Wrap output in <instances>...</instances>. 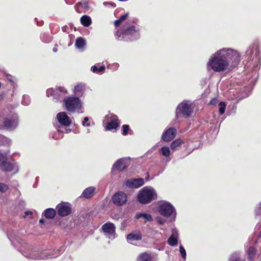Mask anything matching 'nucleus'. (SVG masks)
<instances>
[{
  "mask_svg": "<svg viewBox=\"0 0 261 261\" xmlns=\"http://www.w3.org/2000/svg\"><path fill=\"white\" fill-rule=\"evenodd\" d=\"M240 61L239 53L233 49L223 48L217 51L207 64L215 72L229 71L236 68Z\"/></svg>",
  "mask_w": 261,
  "mask_h": 261,
  "instance_id": "f257e3e1",
  "label": "nucleus"
},
{
  "mask_svg": "<svg viewBox=\"0 0 261 261\" xmlns=\"http://www.w3.org/2000/svg\"><path fill=\"white\" fill-rule=\"evenodd\" d=\"M156 198V193L154 189L147 187L142 188L138 194V200L143 204H148Z\"/></svg>",
  "mask_w": 261,
  "mask_h": 261,
  "instance_id": "f03ea898",
  "label": "nucleus"
},
{
  "mask_svg": "<svg viewBox=\"0 0 261 261\" xmlns=\"http://www.w3.org/2000/svg\"><path fill=\"white\" fill-rule=\"evenodd\" d=\"M66 109L70 112L74 113L76 111L81 110L82 103L79 97L68 96L64 100Z\"/></svg>",
  "mask_w": 261,
  "mask_h": 261,
  "instance_id": "7ed1b4c3",
  "label": "nucleus"
},
{
  "mask_svg": "<svg viewBox=\"0 0 261 261\" xmlns=\"http://www.w3.org/2000/svg\"><path fill=\"white\" fill-rule=\"evenodd\" d=\"M19 122L17 115L13 114L10 117L4 118L2 124H0V129L13 130L18 126Z\"/></svg>",
  "mask_w": 261,
  "mask_h": 261,
  "instance_id": "20e7f679",
  "label": "nucleus"
},
{
  "mask_svg": "<svg viewBox=\"0 0 261 261\" xmlns=\"http://www.w3.org/2000/svg\"><path fill=\"white\" fill-rule=\"evenodd\" d=\"M193 111L191 104L186 102H182L179 104L176 109L177 114H181L185 118L190 117Z\"/></svg>",
  "mask_w": 261,
  "mask_h": 261,
  "instance_id": "39448f33",
  "label": "nucleus"
},
{
  "mask_svg": "<svg viewBox=\"0 0 261 261\" xmlns=\"http://www.w3.org/2000/svg\"><path fill=\"white\" fill-rule=\"evenodd\" d=\"M139 31V28L133 25H125L123 27L122 30L117 31L115 35L118 38H124L125 36L134 35L136 32Z\"/></svg>",
  "mask_w": 261,
  "mask_h": 261,
  "instance_id": "423d86ee",
  "label": "nucleus"
},
{
  "mask_svg": "<svg viewBox=\"0 0 261 261\" xmlns=\"http://www.w3.org/2000/svg\"><path fill=\"white\" fill-rule=\"evenodd\" d=\"M108 122L106 123V129L107 130H116L120 126V122L116 115L111 114L107 117Z\"/></svg>",
  "mask_w": 261,
  "mask_h": 261,
  "instance_id": "0eeeda50",
  "label": "nucleus"
},
{
  "mask_svg": "<svg viewBox=\"0 0 261 261\" xmlns=\"http://www.w3.org/2000/svg\"><path fill=\"white\" fill-rule=\"evenodd\" d=\"M174 210V207L169 203H164L159 206L160 214L167 218L170 217Z\"/></svg>",
  "mask_w": 261,
  "mask_h": 261,
  "instance_id": "6e6552de",
  "label": "nucleus"
},
{
  "mask_svg": "<svg viewBox=\"0 0 261 261\" xmlns=\"http://www.w3.org/2000/svg\"><path fill=\"white\" fill-rule=\"evenodd\" d=\"M112 200L116 205L122 206L126 202L127 197L123 192L119 191L112 196Z\"/></svg>",
  "mask_w": 261,
  "mask_h": 261,
  "instance_id": "1a4fd4ad",
  "label": "nucleus"
},
{
  "mask_svg": "<svg viewBox=\"0 0 261 261\" xmlns=\"http://www.w3.org/2000/svg\"><path fill=\"white\" fill-rule=\"evenodd\" d=\"M130 164L129 159L122 158L118 160L113 165V169L114 170L121 172L127 168Z\"/></svg>",
  "mask_w": 261,
  "mask_h": 261,
  "instance_id": "9d476101",
  "label": "nucleus"
},
{
  "mask_svg": "<svg viewBox=\"0 0 261 261\" xmlns=\"http://www.w3.org/2000/svg\"><path fill=\"white\" fill-rule=\"evenodd\" d=\"M176 133L175 128L170 127L164 131L162 136V139L164 142H169L175 137Z\"/></svg>",
  "mask_w": 261,
  "mask_h": 261,
  "instance_id": "9b49d317",
  "label": "nucleus"
},
{
  "mask_svg": "<svg viewBox=\"0 0 261 261\" xmlns=\"http://www.w3.org/2000/svg\"><path fill=\"white\" fill-rule=\"evenodd\" d=\"M144 184L143 178H130L126 181V186L132 188H139Z\"/></svg>",
  "mask_w": 261,
  "mask_h": 261,
  "instance_id": "f8f14e48",
  "label": "nucleus"
},
{
  "mask_svg": "<svg viewBox=\"0 0 261 261\" xmlns=\"http://www.w3.org/2000/svg\"><path fill=\"white\" fill-rule=\"evenodd\" d=\"M59 92L65 93H66L65 89L63 87H59L55 89L53 88H49L46 90V95L48 97L53 96L55 99H60Z\"/></svg>",
  "mask_w": 261,
  "mask_h": 261,
  "instance_id": "ddd939ff",
  "label": "nucleus"
},
{
  "mask_svg": "<svg viewBox=\"0 0 261 261\" xmlns=\"http://www.w3.org/2000/svg\"><path fill=\"white\" fill-rule=\"evenodd\" d=\"M57 118L61 124L65 126H69L71 123L70 118L65 112L58 113Z\"/></svg>",
  "mask_w": 261,
  "mask_h": 261,
  "instance_id": "4468645a",
  "label": "nucleus"
},
{
  "mask_svg": "<svg viewBox=\"0 0 261 261\" xmlns=\"http://www.w3.org/2000/svg\"><path fill=\"white\" fill-rule=\"evenodd\" d=\"M56 208L58 214L61 217L67 216L71 213V208L68 205L59 204L57 206Z\"/></svg>",
  "mask_w": 261,
  "mask_h": 261,
  "instance_id": "2eb2a0df",
  "label": "nucleus"
},
{
  "mask_svg": "<svg viewBox=\"0 0 261 261\" xmlns=\"http://www.w3.org/2000/svg\"><path fill=\"white\" fill-rule=\"evenodd\" d=\"M142 235L140 231H134L126 236L127 241H140L142 240Z\"/></svg>",
  "mask_w": 261,
  "mask_h": 261,
  "instance_id": "dca6fc26",
  "label": "nucleus"
},
{
  "mask_svg": "<svg viewBox=\"0 0 261 261\" xmlns=\"http://www.w3.org/2000/svg\"><path fill=\"white\" fill-rule=\"evenodd\" d=\"M101 228L103 232L112 234L115 232V226L114 224L111 222H107L103 224Z\"/></svg>",
  "mask_w": 261,
  "mask_h": 261,
  "instance_id": "f3484780",
  "label": "nucleus"
},
{
  "mask_svg": "<svg viewBox=\"0 0 261 261\" xmlns=\"http://www.w3.org/2000/svg\"><path fill=\"white\" fill-rule=\"evenodd\" d=\"M14 166L15 164L7 160V161L5 162V163H4L3 166H2L0 168L2 171L4 172H10L14 170Z\"/></svg>",
  "mask_w": 261,
  "mask_h": 261,
  "instance_id": "a211bd4d",
  "label": "nucleus"
},
{
  "mask_svg": "<svg viewBox=\"0 0 261 261\" xmlns=\"http://www.w3.org/2000/svg\"><path fill=\"white\" fill-rule=\"evenodd\" d=\"M95 188L94 187H89L84 190L82 195L86 198H91L94 195Z\"/></svg>",
  "mask_w": 261,
  "mask_h": 261,
  "instance_id": "6ab92c4d",
  "label": "nucleus"
},
{
  "mask_svg": "<svg viewBox=\"0 0 261 261\" xmlns=\"http://www.w3.org/2000/svg\"><path fill=\"white\" fill-rule=\"evenodd\" d=\"M135 218L137 219H139L141 218H143L146 221H152L153 220L151 215L149 214L144 213H137L136 214Z\"/></svg>",
  "mask_w": 261,
  "mask_h": 261,
  "instance_id": "aec40b11",
  "label": "nucleus"
},
{
  "mask_svg": "<svg viewBox=\"0 0 261 261\" xmlns=\"http://www.w3.org/2000/svg\"><path fill=\"white\" fill-rule=\"evenodd\" d=\"M56 211L55 209L48 208L44 212V216L47 219H53L56 215Z\"/></svg>",
  "mask_w": 261,
  "mask_h": 261,
  "instance_id": "412c9836",
  "label": "nucleus"
},
{
  "mask_svg": "<svg viewBox=\"0 0 261 261\" xmlns=\"http://www.w3.org/2000/svg\"><path fill=\"white\" fill-rule=\"evenodd\" d=\"M106 68L104 65H95L91 67V70L93 72L101 74L105 71Z\"/></svg>",
  "mask_w": 261,
  "mask_h": 261,
  "instance_id": "4be33fe9",
  "label": "nucleus"
},
{
  "mask_svg": "<svg viewBox=\"0 0 261 261\" xmlns=\"http://www.w3.org/2000/svg\"><path fill=\"white\" fill-rule=\"evenodd\" d=\"M257 252L256 249L253 246H250L249 247L247 254H248V260H253L255 257Z\"/></svg>",
  "mask_w": 261,
  "mask_h": 261,
  "instance_id": "5701e85b",
  "label": "nucleus"
},
{
  "mask_svg": "<svg viewBox=\"0 0 261 261\" xmlns=\"http://www.w3.org/2000/svg\"><path fill=\"white\" fill-rule=\"evenodd\" d=\"M81 23L86 27H89L91 24V19L88 15H83L81 18Z\"/></svg>",
  "mask_w": 261,
  "mask_h": 261,
  "instance_id": "b1692460",
  "label": "nucleus"
},
{
  "mask_svg": "<svg viewBox=\"0 0 261 261\" xmlns=\"http://www.w3.org/2000/svg\"><path fill=\"white\" fill-rule=\"evenodd\" d=\"M85 90V86L84 85H82L81 84H78L74 87V92L78 96H82L84 91Z\"/></svg>",
  "mask_w": 261,
  "mask_h": 261,
  "instance_id": "393cba45",
  "label": "nucleus"
},
{
  "mask_svg": "<svg viewBox=\"0 0 261 261\" xmlns=\"http://www.w3.org/2000/svg\"><path fill=\"white\" fill-rule=\"evenodd\" d=\"M183 141L180 139L174 140L170 144V148L172 150H176L183 144Z\"/></svg>",
  "mask_w": 261,
  "mask_h": 261,
  "instance_id": "a878e982",
  "label": "nucleus"
},
{
  "mask_svg": "<svg viewBox=\"0 0 261 261\" xmlns=\"http://www.w3.org/2000/svg\"><path fill=\"white\" fill-rule=\"evenodd\" d=\"M152 257L150 254L147 253H141L138 258L137 261H151Z\"/></svg>",
  "mask_w": 261,
  "mask_h": 261,
  "instance_id": "bb28decb",
  "label": "nucleus"
},
{
  "mask_svg": "<svg viewBox=\"0 0 261 261\" xmlns=\"http://www.w3.org/2000/svg\"><path fill=\"white\" fill-rule=\"evenodd\" d=\"M75 46L78 48H83L86 45V41L82 37H79L76 39Z\"/></svg>",
  "mask_w": 261,
  "mask_h": 261,
  "instance_id": "cd10ccee",
  "label": "nucleus"
},
{
  "mask_svg": "<svg viewBox=\"0 0 261 261\" xmlns=\"http://www.w3.org/2000/svg\"><path fill=\"white\" fill-rule=\"evenodd\" d=\"M167 242L171 246H175L178 244L177 238L174 234H172L168 239Z\"/></svg>",
  "mask_w": 261,
  "mask_h": 261,
  "instance_id": "c85d7f7f",
  "label": "nucleus"
},
{
  "mask_svg": "<svg viewBox=\"0 0 261 261\" xmlns=\"http://www.w3.org/2000/svg\"><path fill=\"white\" fill-rule=\"evenodd\" d=\"M122 134L123 136H126L128 134V133L130 134H132L133 130H130L129 125L124 124L122 126Z\"/></svg>",
  "mask_w": 261,
  "mask_h": 261,
  "instance_id": "c756f323",
  "label": "nucleus"
},
{
  "mask_svg": "<svg viewBox=\"0 0 261 261\" xmlns=\"http://www.w3.org/2000/svg\"><path fill=\"white\" fill-rule=\"evenodd\" d=\"M161 153L163 156L166 158L169 157L170 155V151L169 148L166 146L162 147L161 148Z\"/></svg>",
  "mask_w": 261,
  "mask_h": 261,
  "instance_id": "7c9ffc66",
  "label": "nucleus"
},
{
  "mask_svg": "<svg viewBox=\"0 0 261 261\" xmlns=\"http://www.w3.org/2000/svg\"><path fill=\"white\" fill-rule=\"evenodd\" d=\"M9 189V187L8 185L3 182H0V192L4 193Z\"/></svg>",
  "mask_w": 261,
  "mask_h": 261,
  "instance_id": "2f4dec72",
  "label": "nucleus"
},
{
  "mask_svg": "<svg viewBox=\"0 0 261 261\" xmlns=\"http://www.w3.org/2000/svg\"><path fill=\"white\" fill-rule=\"evenodd\" d=\"M255 53V56L259 54V46L257 44H254L250 50V54L252 55Z\"/></svg>",
  "mask_w": 261,
  "mask_h": 261,
  "instance_id": "473e14b6",
  "label": "nucleus"
},
{
  "mask_svg": "<svg viewBox=\"0 0 261 261\" xmlns=\"http://www.w3.org/2000/svg\"><path fill=\"white\" fill-rule=\"evenodd\" d=\"M219 106H220L219 108V112L220 114H223L224 113L225 111V107L226 105L224 102H220L219 104Z\"/></svg>",
  "mask_w": 261,
  "mask_h": 261,
  "instance_id": "72a5a7b5",
  "label": "nucleus"
},
{
  "mask_svg": "<svg viewBox=\"0 0 261 261\" xmlns=\"http://www.w3.org/2000/svg\"><path fill=\"white\" fill-rule=\"evenodd\" d=\"M179 251L182 258L185 259L186 257V252L184 247L181 245L179 246Z\"/></svg>",
  "mask_w": 261,
  "mask_h": 261,
  "instance_id": "f704fd0d",
  "label": "nucleus"
},
{
  "mask_svg": "<svg viewBox=\"0 0 261 261\" xmlns=\"http://www.w3.org/2000/svg\"><path fill=\"white\" fill-rule=\"evenodd\" d=\"M229 261H245V259H242L239 257H237L235 255H232Z\"/></svg>",
  "mask_w": 261,
  "mask_h": 261,
  "instance_id": "c9c22d12",
  "label": "nucleus"
},
{
  "mask_svg": "<svg viewBox=\"0 0 261 261\" xmlns=\"http://www.w3.org/2000/svg\"><path fill=\"white\" fill-rule=\"evenodd\" d=\"M87 5V4L86 3H81V2H80V3H78L76 6H75V7H76V11L78 12H80L79 11V8L80 7H82V8L83 7H85Z\"/></svg>",
  "mask_w": 261,
  "mask_h": 261,
  "instance_id": "e433bc0d",
  "label": "nucleus"
},
{
  "mask_svg": "<svg viewBox=\"0 0 261 261\" xmlns=\"http://www.w3.org/2000/svg\"><path fill=\"white\" fill-rule=\"evenodd\" d=\"M218 102V99L216 98H212L208 103V105L215 106Z\"/></svg>",
  "mask_w": 261,
  "mask_h": 261,
  "instance_id": "4c0bfd02",
  "label": "nucleus"
},
{
  "mask_svg": "<svg viewBox=\"0 0 261 261\" xmlns=\"http://www.w3.org/2000/svg\"><path fill=\"white\" fill-rule=\"evenodd\" d=\"M88 120H89L88 117H85L84 119V120L82 122L83 125L84 126H89L90 125L89 123H86L87 122H88Z\"/></svg>",
  "mask_w": 261,
  "mask_h": 261,
  "instance_id": "58836bf2",
  "label": "nucleus"
},
{
  "mask_svg": "<svg viewBox=\"0 0 261 261\" xmlns=\"http://www.w3.org/2000/svg\"><path fill=\"white\" fill-rule=\"evenodd\" d=\"M128 16V13H125L123 15H122L119 18V19L122 22V21L127 19Z\"/></svg>",
  "mask_w": 261,
  "mask_h": 261,
  "instance_id": "ea45409f",
  "label": "nucleus"
},
{
  "mask_svg": "<svg viewBox=\"0 0 261 261\" xmlns=\"http://www.w3.org/2000/svg\"><path fill=\"white\" fill-rule=\"evenodd\" d=\"M121 23V21L118 19L114 21V25L116 27H118Z\"/></svg>",
  "mask_w": 261,
  "mask_h": 261,
  "instance_id": "a19ab883",
  "label": "nucleus"
},
{
  "mask_svg": "<svg viewBox=\"0 0 261 261\" xmlns=\"http://www.w3.org/2000/svg\"><path fill=\"white\" fill-rule=\"evenodd\" d=\"M45 257H46L45 255H44V256L38 255V256L33 257V258L35 259H44Z\"/></svg>",
  "mask_w": 261,
  "mask_h": 261,
  "instance_id": "79ce46f5",
  "label": "nucleus"
},
{
  "mask_svg": "<svg viewBox=\"0 0 261 261\" xmlns=\"http://www.w3.org/2000/svg\"><path fill=\"white\" fill-rule=\"evenodd\" d=\"M66 93H63L62 92H59V94L60 95V99L64 97L66 94H67V91L65 89Z\"/></svg>",
  "mask_w": 261,
  "mask_h": 261,
  "instance_id": "37998d69",
  "label": "nucleus"
},
{
  "mask_svg": "<svg viewBox=\"0 0 261 261\" xmlns=\"http://www.w3.org/2000/svg\"><path fill=\"white\" fill-rule=\"evenodd\" d=\"M29 214L32 215V212L31 211H25L23 217L26 218Z\"/></svg>",
  "mask_w": 261,
  "mask_h": 261,
  "instance_id": "c03bdc74",
  "label": "nucleus"
},
{
  "mask_svg": "<svg viewBox=\"0 0 261 261\" xmlns=\"http://www.w3.org/2000/svg\"><path fill=\"white\" fill-rule=\"evenodd\" d=\"M158 222L159 224L160 225H163L164 224V222H165V221H162L160 219H159L158 221Z\"/></svg>",
  "mask_w": 261,
  "mask_h": 261,
  "instance_id": "a18cd8bd",
  "label": "nucleus"
},
{
  "mask_svg": "<svg viewBox=\"0 0 261 261\" xmlns=\"http://www.w3.org/2000/svg\"><path fill=\"white\" fill-rule=\"evenodd\" d=\"M44 220H43V219L42 218L39 220L40 224H44Z\"/></svg>",
  "mask_w": 261,
  "mask_h": 261,
  "instance_id": "49530a36",
  "label": "nucleus"
},
{
  "mask_svg": "<svg viewBox=\"0 0 261 261\" xmlns=\"http://www.w3.org/2000/svg\"><path fill=\"white\" fill-rule=\"evenodd\" d=\"M9 76L11 77V75H8V76H7V79H8V80L10 82H12V83H13V80H12V79H11V77H9Z\"/></svg>",
  "mask_w": 261,
  "mask_h": 261,
  "instance_id": "de8ad7c7",
  "label": "nucleus"
},
{
  "mask_svg": "<svg viewBox=\"0 0 261 261\" xmlns=\"http://www.w3.org/2000/svg\"><path fill=\"white\" fill-rule=\"evenodd\" d=\"M54 52L56 53L58 51V48L57 47H54L53 49Z\"/></svg>",
  "mask_w": 261,
  "mask_h": 261,
  "instance_id": "09e8293b",
  "label": "nucleus"
},
{
  "mask_svg": "<svg viewBox=\"0 0 261 261\" xmlns=\"http://www.w3.org/2000/svg\"><path fill=\"white\" fill-rule=\"evenodd\" d=\"M70 130H71V129H66V133H68V132H69Z\"/></svg>",
  "mask_w": 261,
  "mask_h": 261,
  "instance_id": "8fccbe9b",
  "label": "nucleus"
},
{
  "mask_svg": "<svg viewBox=\"0 0 261 261\" xmlns=\"http://www.w3.org/2000/svg\"><path fill=\"white\" fill-rule=\"evenodd\" d=\"M260 237H261V231H260Z\"/></svg>",
  "mask_w": 261,
  "mask_h": 261,
  "instance_id": "3c124183",
  "label": "nucleus"
},
{
  "mask_svg": "<svg viewBox=\"0 0 261 261\" xmlns=\"http://www.w3.org/2000/svg\"><path fill=\"white\" fill-rule=\"evenodd\" d=\"M2 86V84H1V83L0 82V87H1Z\"/></svg>",
  "mask_w": 261,
  "mask_h": 261,
  "instance_id": "603ef678",
  "label": "nucleus"
},
{
  "mask_svg": "<svg viewBox=\"0 0 261 261\" xmlns=\"http://www.w3.org/2000/svg\"><path fill=\"white\" fill-rule=\"evenodd\" d=\"M249 261H253V260H248Z\"/></svg>",
  "mask_w": 261,
  "mask_h": 261,
  "instance_id": "864d4df0",
  "label": "nucleus"
}]
</instances>
